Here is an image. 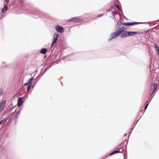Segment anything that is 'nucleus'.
Here are the masks:
<instances>
[{
    "label": "nucleus",
    "instance_id": "1",
    "mask_svg": "<svg viewBox=\"0 0 159 159\" xmlns=\"http://www.w3.org/2000/svg\"><path fill=\"white\" fill-rule=\"evenodd\" d=\"M123 29V30H119L113 33L111 35V40L116 38L118 35L121 34L122 32H124L125 30V29ZM109 40H110V39Z\"/></svg>",
    "mask_w": 159,
    "mask_h": 159
},
{
    "label": "nucleus",
    "instance_id": "2",
    "mask_svg": "<svg viewBox=\"0 0 159 159\" xmlns=\"http://www.w3.org/2000/svg\"><path fill=\"white\" fill-rule=\"evenodd\" d=\"M58 34L57 33H54L53 35V41L52 43V46L54 45L55 43L57 40V38Z\"/></svg>",
    "mask_w": 159,
    "mask_h": 159
},
{
    "label": "nucleus",
    "instance_id": "3",
    "mask_svg": "<svg viewBox=\"0 0 159 159\" xmlns=\"http://www.w3.org/2000/svg\"><path fill=\"white\" fill-rule=\"evenodd\" d=\"M55 28L56 30L58 33H62L64 31L63 28L58 25H56Z\"/></svg>",
    "mask_w": 159,
    "mask_h": 159
},
{
    "label": "nucleus",
    "instance_id": "4",
    "mask_svg": "<svg viewBox=\"0 0 159 159\" xmlns=\"http://www.w3.org/2000/svg\"><path fill=\"white\" fill-rule=\"evenodd\" d=\"M6 102L5 101H3L0 103V112H1L4 108Z\"/></svg>",
    "mask_w": 159,
    "mask_h": 159
},
{
    "label": "nucleus",
    "instance_id": "5",
    "mask_svg": "<svg viewBox=\"0 0 159 159\" xmlns=\"http://www.w3.org/2000/svg\"><path fill=\"white\" fill-rule=\"evenodd\" d=\"M139 24V23L136 22L125 23L123 24L124 25H134Z\"/></svg>",
    "mask_w": 159,
    "mask_h": 159
},
{
    "label": "nucleus",
    "instance_id": "6",
    "mask_svg": "<svg viewBox=\"0 0 159 159\" xmlns=\"http://www.w3.org/2000/svg\"><path fill=\"white\" fill-rule=\"evenodd\" d=\"M129 36V31H126L121 35V37L122 38H125Z\"/></svg>",
    "mask_w": 159,
    "mask_h": 159
},
{
    "label": "nucleus",
    "instance_id": "7",
    "mask_svg": "<svg viewBox=\"0 0 159 159\" xmlns=\"http://www.w3.org/2000/svg\"><path fill=\"white\" fill-rule=\"evenodd\" d=\"M129 36L134 35L136 34H140V32H139L129 31Z\"/></svg>",
    "mask_w": 159,
    "mask_h": 159
},
{
    "label": "nucleus",
    "instance_id": "8",
    "mask_svg": "<svg viewBox=\"0 0 159 159\" xmlns=\"http://www.w3.org/2000/svg\"><path fill=\"white\" fill-rule=\"evenodd\" d=\"M23 102V100L22 99V98H19L18 99L17 105L18 106H20Z\"/></svg>",
    "mask_w": 159,
    "mask_h": 159
},
{
    "label": "nucleus",
    "instance_id": "9",
    "mask_svg": "<svg viewBox=\"0 0 159 159\" xmlns=\"http://www.w3.org/2000/svg\"><path fill=\"white\" fill-rule=\"evenodd\" d=\"M157 84H154L151 86V89L153 90V92H154V90H155V89L157 87Z\"/></svg>",
    "mask_w": 159,
    "mask_h": 159
},
{
    "label": "nucleus",
    "instance_id": "10",
    "mask_svg": "<svg viewBox=\"0 0 159 159\" xmlns=\"http://www.w3.org/2000/svg\"><path fill=\"white\" fill-rule=\"evenodd\" d=\"M47 49L46 48H43L40 51L41 53L44 54L47 52Z\"/></svg>",
    "mask_w": 159,
    "mask_h": 159
},
{
    "label": "nucleus",
    "instance_id": "11",
    "mask_svg": "<svg viewBox=\"0 0 159 159\" xmlns=\"http://www.w3.org/2000/svg\"><path fill=\"white\" fill-rule=\"evenodd\" d=\"M118 151H116H116H114V152H111V153H110V154H109V155H110V156H111V155H113V154H115V153H118Z\"/></svg>",
    "mask_w": 159,
    "mask_h": 159
},
{
    "label": "nucleus",
    "instance_id": "12",
    "mask_svg": "<svg viewBox=\"0 0 159 159\" xmlns=\"http://www.w3.org/2000/svg\"><path fill=\"white\" fill-rule=\"evenodd\" d=\"M31 86V84H30L29 86H28L27 87V91H28L30 89Z\"/></svg>",
    "mask_w": 159,
    "mask_h": 159
},
{
    "label": "nucleus",
    "instance_id": "13",
    "mask_svg": "<svg viewBox=\"0 0 159 159\" xmlns=\"http://www.w3.org/2000/svg\"><path fill=\"white\" fill-rule=\"evenodd\" d=\"M7 7L6 6H5L4 7V8H3L2 10V11H4V9H5L6 10H7Z\"/></svg>",
    "mask_w": 159,
    "mask_h": 159
},
{
    "label": "nucleus",
    "instance_id": "14",
    "mask_svg": "<svg viewBox=\"0 0 159 159\" xmlns=\"http://www.w3.org/2000/svg\"><path fill=\"white\" fill-rule=\"evenodd\" d=\"M156 50H157V51H159V47L158 46H156Z\"/></svg>",
    "mask_w": 159,
    "mask_h": 159
},
{
    "label": "nucleus",
    "instance_id": "15",
    "mask_svg": "<svg viewBox=\"0 0 159 159\" xmlns=\"http://www.w3.org/2000/svg\"><path fill=\"white\" fill-rule=\"evenodd\" d=\"M3 91L2 90L0 89V95H2L3 94Z\"/></svg>",
    "mask_w": 159,
    "mask_h": 159
},
{
    "label": "nucleus",
    "instance_id": "16",
    "mask_svg": "<svg viewBox=\"0 0 159 159\" xmlns=\"http://www.w3.org/2000/svg\"><path fill=\"white\" fill-rule=\"evenodd\" d=\"M113 14L115 15H116V14H117V12L116 11H114L113 12Z\"/></svg>",
    "mask_w": 159,
    "mask_h": 159
},
{
    "label": "nucleus",
    "instance_id": "17",
    "mask_svg": "<svg viewBox=\"0 0 159 159\" xmlns=\"http://www.w3.org/2000/svg\"><path fill=\"white\" fill-rule=\"evenodd\" d=\"M116 7H117L118 9L119 10H120L119 7V6L118 5H116Z\"/></svg>",
    "mask_w": 159,
    "mask_h": 159
},
{
    "label": "nucleus",
    "instance_id": "18",
    "mask_svg": "<svg viewBox=\"0 0 159 159\" xmlns=\"http://www.w3.org/2000/svg\"><path fill=\"white\" fill-rule=\"evenodd\" d=\"M9 0H5V2H6L7 3H8Z\"/></svg>",
    "mask_w": 159,
    "mask_h": 159
},
{
    "label": "nucleus",
    "instance_id": "19",
    "mask_svg": "<svg viewBox=\"0 0 159 159\" xmlns=\"http://www.w3.org/2000/svg\"><path fill=\"white\" fill-rule=\"evenodd\" d=\"M148 104L145 107V109H147V108L148 106Z\"/></svg>",
    "mask_w": 159,
    "mask_h": 159
},
{
    "label": "nucleus",
    "instance_id": "20",
    "mask_svg": "<svg viewBox=\"0 0 159 159\" xmlns=\"http://www.w3.org/2000/svg\"><path fill=\"white\" fill-rule=\"evenodd\" d=\"M83 21V20H82V19H80V20H79V21Z\"/></svg>",
    "mask_w": 159,
    "mask_h": 159
},
{
    "label": "nucleus",
    "instance_id": "21",
    "mask_svg": "<svg viewBox=\"0 0 159 159\" xmlns=\"http://www.w3.org/2000/svg\"><path fill=\"white\" fill-rule=\"evenodd\" d=\"M75 20L74 19V20L75 21H77V20H76V18H75Z\"/></svg>",
    "mask_w": 159,
    "mask_h": 159
},
{
    "label": "nucleus",
    "instance_id": "22",
    "mask_svg": "<svg viewBox=\"0 0 159 159\" xmlns=\"http://www.w3.org/2000/svg\"><path fill=\"white\" fill-rule=\"evenodd\" d=\"M158 54L159 55V50L157 51Z\"/></svg>",
    "mask_w": 159,
    "mask_h": 159
},
{
    "label": "nucleus",
    "instance_id": "23",
    "mask_svg": "<svg viewBox=\"0 0 159 159\" xmlns=\"http://www.w3.org/2000/svg\"><path fill=\"white\" fill-rule=\"evenodd\" d=\"M2 122V121L0 122V124Z\"/></svg>",
    "mask_w": 159,
    "mask_h": 159
}]
</instances>
